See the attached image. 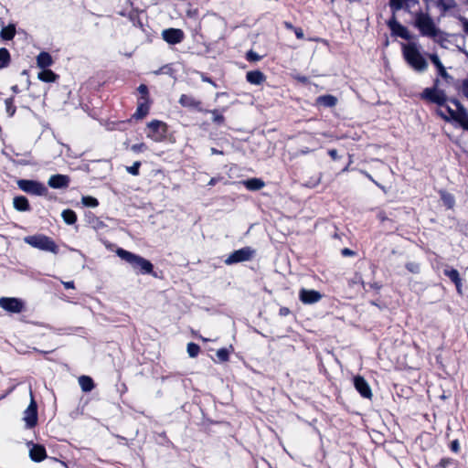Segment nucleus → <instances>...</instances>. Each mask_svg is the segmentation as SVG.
<instances>
[{
	"mask_svg": "<svg viewBox=\"0 0 468 468\" xmlns=\"http://www.w3.org/2000/svg\"><path fill=\"white\" fill-rule=\"evenodd\" d=\"M402 55L407 64L417 72H424L428 69V62L420 51L416 42L402 43Z\"/></svg>",
	"mask_w": 468,
	"mask_h": 468,
	"instance_id": "f257e3e1",
	"label": "nucleus"
},
{
	"mask_svg": "<svg viewBox=\"0 0 468 468\" xmlns=\"http://www.w3.org/2000/svg\"><path fill=\"white\" fill-rule=\"evenodd\" d=\"M116 254L122 261L129 263L138 274H151L154 271L152 262L140 255L134 254L122 248L117 249Z\"/></svg>",
	"mask_w": 468,
	"mask_h": 468,
	"instance_id": "f03ea898",
	"label": "nucleus"
},
{
	"mask_svg": "<svg viewBox=\"0 0 468 468\" xmlns=\"http://www.w3.org/2000/svg\"><path fill=\"white\" fill-rule=\"evenodd\" d=\"M25 242L33 248L38 249L44 251H49L54 254L58 253V247L55 241L43 234H37L27 236L24 239Z\"/></svg>",
	"mask_w": 468,
	"mask_h": 468,
	"instance_id": "7ed1b4c3",
	"label": "nucleus"
},
{
	"mask_svg": "<svg viewBox=\"0 0 468 468\" xmlns=\"http://www.w3.org/2000/svg\"><path fill=\"white\" fill-rule=\"evenodd\" d=\"M415 26L420 34L425 37H435L440 33V29L436 27L432 18L423 12L416 14Z\"/></svg>",
	"mask_w": 468,
	"mask_h": 468,
	"instance_id": "20e7f679",
	"label": "nucleus"
},
{
	"mask_svg": "<svg viewBox=\"0 0 468 468\" xmlns=\"http://www.w3.org/2000/svg\"><path fill=\"white\" fill-rule=\"evenodd\" d=\"M448 115L445 114L441 110H437V114L443 119L445 122H456L460 126L468 132V112L467 110L461 109L460 111H454L450 106H446Z\"/></svg>",
	"mask_w": 468,
	"mask_h": 468,
	"instance_id": "39448f33",
	"label": "nucleus"
},
{
	"mask_svg": "<svg viewBox=\"0 0 468 468\" xmlns=\"http://www.w3.org/2000/svg\"><path fill=\"white\" fill-rule=\"evenodd\" d=\"M439 81L440 80L436 79L433 87L424 89L420 97L439 106H444L448 98L444 90L438 89Z\"/></svg>",
	"mask_w": 468,
	"mask_h": 468,
	"instance_id": "423d86ee",
	"label": "nucleus"
},
{
	"mask_svg": "<svg viewBox=\"0 0 468 468\" xmlns=\"http://www.w3.org/2000/svg\"><path fill=\"white\" fill-rule=\"evenodd\" d=\"M17 186L22 191L30 195L45 196L48 192L44 184L36 180L19 179L17 181Z\"/></svg>",
	"mask_w": 468,
	"mask_h": 468,
	"instance_id": "0eeeda50",
	"label": "nucleus"
},
{
	"mask_svg": "<svg viewBox=\"0 0 468 468\" xmlns=\"http://www.w3.org/2000/svg\"><path fill=\"white\" fill-rule=\"evenodd\" d=\"M147 136L154 142H161L166 137L167 125L159 120H153L147 124Z\"/></svg>",
	"mask_w": 468,
	"mask_h": 468,
	"instance_id": "6e6552de",
	"label": "nucleus"
},
{
	"mask_svg": "<svg viewBox=\"0 0 468 468\" xmlns=\"http://www.w3.org/2000/svg\"><path fill=\"white\" fill-rule=\"evenodd\" d=\"M254 250H252L250 247H244L239 250H234L231 252L225 260L224 262L227 265H233L236 263L250 261L253 254Z\"/></svg>",
	"mask_w": 468,
	"mask_h": 468,
	"instance_id": "1a4fd4ad",
	"label": "nucleus"
},
{
	"mask_svg": "<svg viewBox=\"0 0 468 468\" xmlns=\"http://www.w3.org/2000/svg\"><path fill=\"white\" fill-rule=\"evenodd\" d=\"M31 395V401L27 408V410L24 411V418L23 420L26 422V426L28 429L34 428L37 423V405L35 401L32 392Z\"/></svg>",
	"mask_w": 468,
	"mask_h": 468,
	"instance_id": "9d476101",
	"label": "nucleus"
},
{
	"mask_svg": "<svg viewBox=\"0 0 468 468\" xmlns=\"http://www.w3.org/2000/svg\"><path fill=\"white\" fill-rule=\"evenodd\" d=\"M388 27L391 30V34L396 37H399L405 40H410L411 35L410 34L408 28L401 25L397 19L395 15L393 14L392 17L388 21Z\"/></svg>",
	"mask_w": 468,
	"mask_h": 468,
	"instance_id": "9b49d317",
	"label": "nucleus"
},
{
	"mask_svg": "<svg viewBox=\"0 0 468 468\" xmlns=\"http://www.w3.org/2000/svg\"><path fill=\"white\" fill-rule=\"evenodd\" d=\"M0 307L7 312L18 314L22 312L24 303L18 298L2 297L0 298Z\"/></svg>",
	"mask_w": 468,
	"mask_h": 468,
	"instance_id": "f8f14e48",
	"label": "nucleus"
},
{
	"mask_svg": "<svg viewBox=\"0 0 468 468\" xmlns=\"http://www.w3.org/2000/svg\"><path fill=\"white\" fill-rule=\"evenodd\" d=\"M163 39L170 45L181 43L184 40L185 34L179 28H167L162 32Z\"/></svg>",
	"mask_w": 468,
	"mask_h": 468,
	"instance_id": "ddd939ff",
	"label": "nucleus"
},
{
	"mask_svg": "<svg viewBox=\"0 0 468 468\" xmlns=\"http://www.w3.org/2000/svg\"><path fill=\"white\" fill-rule=\"evenodd\" d=\"M178 102L182 107L192 108L199 112H208V110L202 107V102L191 95L182 94Z\"/></svg>",
	"mask_w": 468,
	"mask_h": 468,
	"instance_id": "4468645a",
	"label": "nucleus"
},
{
	"mask_svg": "<svg viewBox=\"0 0 468 468\" xmlns=\"http://www.w3.org/2000/svg\"><path fill=\"white\" fill-rule=\"evenodd\" d=\"M322 298V294L318 291L301 289L299 292V299L304 304H313L318 303Z\"/></svg>",
	"mask_w": 468,
	"mask_h": 468,
	"instance_id": "2eb2a0df",
	"label": "nucleus"
},
{
	"mask_svg": "<svg viewBox=\"0 0 468 468\" xmlns=\"http://www.w3.org/2000/svg\"><path fill=\"white\" fill-rule=\"evenodd\" d=\"M70 178L67 175L57 174L49 177L48 185L54 189H64L69 186Z\"/></svg>",
	"mask_w": 468,
	"mask_h": 468,
	"instance_id": "dca6fc26",
	"label": "nucleus"
},
{
	"mask_svg": "<svg viewBox=\"0 0 468 468\" xmlns=\"http://www.w3.org/2000/svg\"><path fill=\"white\" fill-rule=\"evenodd\" d=\"M354 385L356 389L359 392V394L365 398V399H371L372 398V391L368 385V383L366 381V379L363 377L356 376L354 378Z\"/></svg>",
	"mask_w": 468,
	"mask_h": 468,
	"instance_id": "f3484780",
	"label": "nucleus"
},
{
	"mask_svg": "<svg viewBox=\"0 0 468 468\" xmlns=\"http://www.w3.org/2000/svg\"><path fill=\"white\" fill-rule=\"evenodd\" d=\"M29 456L32 461L39 463L47 458L46 448L40 444H33L29 450Z\"/></svg>",
	"mask_w": 468,
	"mask_h": 468,
	"instance_id": "a211bd4d",
	"label": "nucleus"
},
{
	"mask_svg": "<svg viewBox=\"0 0 468 468\" xmlns=\"http://www.w3.org/2000/svg\"><path fill=\"white\" fill-rule=\"evenodd\" d=\"M246 80L250 84L261 85L266 80V76L261 70H251L247 72Z\"/></svg>",
	"mask_w": 468,
	"mask_h": 468,
	"instance_id": "6ab92c4d",
	"label": "nucleus"
},
{
	"mask_svg": "<svg viewBox=\"0 0 468 468\" xmlns=\"http://www.w3.org/2000/svg\"><path fill=\"white\" fill-rule=\"evenodd\" d=\"M429 58L432 64L437 68L438 73L441 78H443L446 80L452 79V76L446 71L444 66L442 65L437 54H430Z\"/></svg>",
	"mask_w": 468,
	"mask_h": 468,
	"instance_id": "aec40b11",
	"label": "nucleus"
},
{
	"mask_svg": "<svg viewBox=\"0 0 468 468\" xmlns=\"http://www.w3.org/2000/svg\"><path fill=\"white\" fill-rule=\"evenodd\" d=\"M54 63L48 52L42 51L37 56V65L40 69H48Z\"/></svg>",
	"mask_w": 468,
	"mask_h": 468,
	"instance_id": "412c9836",
	"label": "nucleus"
},
{
	"mask_svg": "<svg viewBox=\"0 0 468 468\" xmlns=\"http://www.w3.org/2000/svg\"><path fill=\"white\" fill-rule=\"evenodd\" d=\"M13 205L17 211L25 212L31 209L28 199L24 196L14 197Z\"/></svg>",
	"mask_w": 468,
	"mask_h": 468,
	"instance_id": "4be33fe9",
	"label": "nucleus"
},
{
	"mask_svg": "<svg viewBox=\"0 0 468 468\" xmlns=\"http://www.w3.org/2000/svg\"><path fill=\"white\" fill-rule=\"evenodd\" d=\"M37 78L43 82L50 83L57 81L59 77L51 69H42V70L37 74Z\"/></svg>",
	"mask_w": 468,
	"mask_h": 468,
	"instance_id": "5701e85b",
	"label": "nucleus"
},
{
	"mask_svg": "<svg viewBox=\"0 0 468 468\" xmlns=\"http://www.w3.org/2000/svg\"><path fill=\"white\" fill-rule=\"evenodd\" d=\"M443 273L455 284L457 290L460 291V287L462 285V280H461L459 271L455 269L446 268L443 270Z\"/></svg>",
	"mask_w": 468,
	"mask_h": 468,
	"instance_id": "b1692460",
	"label": "nucleus"
},
{
	"mask_svg": "<svg viewBox=\"0 0 468 468\" xmlns=\"http://www.w3.org/2000/svg\"><path fill=\"white\" fill-rule=\"evenodd\" d=\"M16 25L9 24L8 26H3L0 31V37L3 40H12L16 36Z\"/></svg>",
	"mask_w": 468,
	"mask_h": 468,
	"instance_id": "393cba45",
	"label": "nucleus"
},
{
	"mask_svg": "<svg viewBox=\"0 0 468 468\" xmlns=\"http://www.w3.org/2000/svg\"><path fill=\"white\" fill-rule=\"evenodd\" d=\"M79 384L83 392H90L95 387L93 379L90 377L84 375L79 378Z\"/></svg>",
	"mask_w": 468,
	"mask_h": 468,
	"instance_id": "a878e982",
	"label": "nucleus"
},
{
	"mask_svg": "<svg viewBox=\"0 0 468 468\" xmlns=\"http://www.w3.org/2000/svg\"><path fill=\"white\" fill-rule=\"evenodd\" d=\"M243 185L249 190L257 191L261 189L265 184L261 179L254 177L243 181Z\"/></svg>",
	"mask_w": 468,
	"mask_h": 468,
	"instance_id": "bb28decb",
	"label": "nucleus"
},
{
	"mask_svg": "<svg viewBox=\"0 0 468 468\" xmlns=\"http://www.w3.org/2000/svg\"><path fill=\"white\" fill-rule=\"evenodd\" d=\"M11 62V56L7 48H0V69H5Z\"/></svg>",
	"mask_w": 468,
	"mask_h": 468,
	"instance_id": "cd10ccee",
	"label": "nucleus"
},
{
	"mask_svg": "<svg viewBox=\"0 0 468 468\" xmlns=\"http://www.w3.org/2000/svg\"><path fill=\"white\" fill-rule=\"evenodd\" d=\"M64 222L68 225H73L77 221V215L72 209H65L61 213Z\"/></svg>",
	"mask_w": 468,
	"mask_h": 468,
	"instance_id": "c85d7f7f",
	"label": "nucleus"
},
{
	"mask_svg": "<svg viewBox=\"0 0 468 468\" xmlns=\"http://www.w3.org/2000/svg\"><path fill=\"white\" fill-rule=\"evenodd\" d=\"M225 111V109H222L221 111L219 110H208V112L207 113H211L212 114V122L218 125H221L225 122V117L223 115V112Z\"/></svg>",
	"mask_w": 468,
	"mask_h": 468,
	"instance_id": "c756f323",
	"label": "nucleus"
},
{
	"mask_svg": "<svg viewBox=\"0 0 468 468\" xmlns=\"http://www.w3.org/2000/svg\"><path fill=\"white\" fill-rule=\"evenodd\" d=\"M437 5L443 13H445L454 8L456 6V2L455 0H438Z\"/></svg>",
	"mask_w": 468,
	"mask_h": 468,
	"instance_id": "7c9ffc66",
	"label": "nucleus"
},
{
	"mask_svg": "<svg viewBox=\"0 0 468 468\" xmlns=\"http://www.w3.org/2000/svg\"><path fill=\"white\" fill-rule=\"evenodd\" d=\"M148 111H149L148 105L144 104V103H141L138 105L136 112L133 114V117L136 119H142L147 115Z\"/></svg>",
	"mask_w": 468,
	"mask_h": 468,
	"instance_id": "2f4dec72",
	"label": "nucleus"
},
{
	"mask_svg": "<svg viewBox=\"0 0 468 468\" xmlns=\"http://www.w3.org/2000/svg\"><path fill=\"white\" fill-rule=\"evenodd\" d=\"M5 111L9 117H12L16 112V106L14 104V98H7L5 101Z\"/></svg>",
	"mask_w": 468,
	"mask_h": 468,
	"instance_id": "473e14b6",
	"label": "nucleus"
},
{
	"mask_svg": "<svg viewBox=\"0 0 468 468\" xmlns=\"http://www.w3.org/2000/svg\"><path fill=\"white\" fill-rule=\"evenodd\" d=\"M456 89L468 100V78L463 80L460 84H456Z\"/></svg>",
	"mask_w": 468,
	"mask_h": 468,
	"instance_id": "72a5a7b5",
	"label": "nucleus"
},
{
	"mask_svg": "<svg viewBox=\"0 0 468 468\" xmlns=\"http://www.w3.org/2000/svg\"><path fill=\"white\" fill-rule=\"evenodd\" d=\"M439 468H455L456 462L452 458H442L438 463Z\"/></svg>",
	"mask_w": 468,
	"mask_h": 468,
	"instance_id": "f704fd0d",
	"label": "nucleus"
},
{
	"mask_svg": "<svg viewBox=\"0 0 468 468\" xmlns=\"http://www.w3.org/2000/svg\"><path fill=\"white\" fill-rule=\"evenodd\" d=\"M200 351V347L197 344L189 343L187 344V353L190 357H196Z\"/></svg>",
	"mask_w": 468,
	"mask_h": 468,
	"instance_id": "c9c22d12",
	"label": "nucleus"
},
{
	"mask_svg": "<svg viewBox=\"0 0 468 468\" xmlns=\"http://www.w3.org/2000/svg\"><path fill=\"white\" fill-rule=\"evenodd\" d=\"M81 201L84 206L90 207H95L99 205L97 198L90 196L82 197Z\"/></svg>",
	"mask_w": 468,
	"mask_h": 468,
	"instance_id": "e433bc0d",
	"label": "nucleus"
},
{
	"mask_svg": "<svg viewBox=\"0 0 468 468\" xmlns=\"http://www.w3.org/2000/svg\"><path fill=\"white\" fill-rule=\"evenodd\" d=\"M337 98L334 95H324V107H333L337 103Z\"/></svg>",
	"mask_w": 468,
	"mask_h": 468,
	"instance_id": "4c0bfd02",
	"label": "nucleus"
},
{
	"mask_svg": "<svg viewBox=\"0 0 468 468\" xmlns=\"http://www.w3.org/2000/svg\"><path fill=\"white\" fill-rule=\"evenodd\" d=\"M245 58L249 62H257L262 58V56L250 49L246 53Z\"/></svg>",
	"mask_w": 468,
	"mask_h": 468,
	"instance_id": "58836bf2",
	"label": "nucleus"
},
{
	"mask_svg": "<svg viewBox=\"0 0 468 468\" xmlns=\"http://www.w3.org/2000/svg\"><path fill=\"white\" fill-rule=\"evenodd\" d=\"M406 269L411 273H419L420 271V266L418 262L410 261L406 263Z\"/></svg>",
	"mask_w": 468,
	"mask_h": 468,
	"instance_id": "ea45409f",
	"label": "nucleus"
},
{
	"mask_svg": "<svg viewBox=\"0 0 468 468\" xmlns=\"http://www.w3.org/2000/svg\"><path fill=\"white\" fill-rule=\"evenodd\" d=\"M217 356L220 361L226 362L229 358V352L226 348H220L217 351Z\"/></svg>",
	"mask_w": 468,
	"mask_h": 468,
	"instance_id": "a19ab883",
	"label": "nucleus"
},
{
	"mask_svg": "<svg viewBox=\"0 0 468 468\" xmlns=\"http://www.w3.org/2000/svg\"><path fill=\"white\" fill-rule=\"evenodd\" d=\"M441 198H442L444 204L449 208L453 207V205H454V197H453L452 195L444 193V194H442Z\"/></svg>",
	"mask_w": 468,
	"mask_h": 468,
	"instance_id": "79ce46f5",
	"label": "nucleus"
},
{
	"mask_svg": "<svg viewBox=\"0 0 468 468\" xmlns=\"http://www.w3.org/2000/svg\"><path fill=\"white\" fill-rule=\"evenodd\" d=\"M141 166V162L136 161L133 163V165L128 166L126 168L127 172L133 176H138L139 175V168Z\"/></svg>",
	"mask_w": 468,
	"mask_h": 468,
	"instance_id": "37998d69",
	"label": "nucleus"
},
{
	"mask_svg": "<svg viewBox=\"0 0 468 468\" xmlns=\"http://www.w3.org/2000/svg\"><path fill=\"white\" fill-rule=\"evenodd\" d=\"M404 0H389L390 8L393 12L399 11L403 7Z\"/></svg>",
	"mask_w": 468,
	"mask_h": 468,
	"instance_id": "c03bdc74",
	"label": "nucleus"
},
{
	"mask_svg": "<svg viewBox=\"0 0 468 468\" xmlns=\"http://www.w3.org/2000/svg\"><path fill=\"white\" fill-rule=\"evenodd\" d=\"M448 101H450L452 104L455 105L456 107V110L455 111H460L461 109H464L465 107L461 103V101L457 99H454V98H451V99H448Z\"/></svg>",
	"mask_w": 468,
	"mask_h": 468,
	"instance_id": "a18cd8bd",
	"label": "nucleus"
},
{
	"mask_svg": "<svg viewBox=\"0 0 468 468\" xmlns=\"http://www.w3.org/2000/svg\"><path fill=\"white\" fill-rule=\"evenodd\" d=\"M137 90L143 97H146L148 95V88L145 84H141Z\"/></svg>",
	"mask_w": 468,
	"mask_h": 468,
	"instance_id": "49530a36",
	"label": "nucleus"
},
{
	"mask_svg": "<svg viewBox=\"0 0 468 468\" xmlns=\"http://www.w3.org/2000/svg\"><path fill=\"white\" fill-rule=\"evenodd\" d=\"M351 282L353 284H356V283H361V285L363 286V288L366 290V284L364 283V282L362 281V278L360 275H357L356 274L355 277L352 279Z\"/></svg>",
	"mask_w": 468,
	"mask_h": 468,
	"instance_id": "de8ad7c7",
	"label": "nucleus"
},
{
	"mask_svg": "<svg viewBox=\"0 0 468 468\" xmlns=\"http://www.w3.org/2000/svg\"><path fill=\"white\" fill-rule=\"evenodd\" d=\"M145 148L144 144H135L132 145V150L135 153H139Z\"/></svg>",
	"mask_w": 468,
	"mask_h": 468,
	"instance_id": "09e8293b",
	"label": "nucleus"
},
{
	"mask_svg": "<svg viewBox=\"0 0 468 468\" xmlns=\"http://www.w3.org/2000/svg\"><path fill=\"white\" fill-rule=\"evenodd\" d=\"M341 254L344 257L354 256L356 252L348 248H345L341 250Z\"/></svg>",
	"mask_w": 468,
	"mask_h": 468,
	"instance_id": "8fccbe9b",
	"label": "nucleus"
},
{
	"mask_svg": "<svg viewBox=\"0 0 468 468\" xmlns=\"http://www.w3.org/2000/svg\"><path fill=\"white\" fill-rule=\"evenodd\" d=\"M170 71H172V69L169 65H165L162 68H160L158 70H156L154 73L155 74H160V73H169Z\"/></svg>",
	"mask_w": 468,
	"mask_h": 468,
	"instance_id": "3c124183",
	"label": "nucleus"
},
{
	"mask_svg": "<svg viewBox=\"0 0 468 468\" xmlns=\"http://www.w3.org/2000/svg\"><path fill=\"white\" fill-rule=\"evenodd\" d=\"M201 80L205 82L212 84L214 87H217V84L214 82V80L204 73L201 74Z\"/></svg>",
	"mask_w": 468,
	"mask_h": 468,
	"instance_id": "603ef678",
	"label": "nucleus"
},
{
	"mask_svg": "<svg viewBox=\"0 0 468 468\" xmlns=\"http://www.w3.org/2000/svg\"><path fill=\"white\" fill-rule=\"evenodd\" d=\"M460 449V444L457 440H454L451 442V450L454 452H458Z\"/></svg>",
	"mask_w": 468,
	"mask_h": 468,
	"instance_id": "864d4df0",
	"label": "nucleus"
},
{
	"mask_svg": "<svg viewBox=\"0 0 468 468\" xmlns=\"http://www.w3.org/2000/svg\"><path fill=\"white\" fill-rule=\"evenodd\" d=\"M293 32L298 39L303 38V31L301 27L293 28Z\"/></svg>",
	"mask_w": 468,
	"mask_h": 468,
	"instance_id": "5fc2aeb1",
	"label": "nucleus"
},
{
	"mask_svg": "<svg viewBox=\"0 0 468 468\" xmlns=\"http://www.w3.org/2000/svg\"><path fill=\"white\" fill-rule=\"evenodd\" d=\"M291 313L290 309L288 307H281L279 310V314L281 316H286Z\"/></svg>",
	"mask_w": 468,
	"mask_h": 468,
	"instance_id": "6e6d98bb",
	"label": "nucleus"
},
{
	"mask_svg": "<svg viewBox=\"0 0 468 468\" xmlns=\"http://www.w3.org/2000/svg\"><path fill=\"white\" fill-rule=\"evenodd\" d=\"M460 20L463 23V31L468 35V19H466L465 17H461Z\"/></svg>",
	"mask_w": 468,
	"mask_h": 468,
	"instance_id": "4d7b16f0",
	"label": "nucleus"
},
{
	"mask_svg": "<svg viewBox=\"0 0 468 468\" xmlns=\"http://www.w3.org/2000/svg\"><path fill=\"white\" fill-rule=\"evenodd\" d=\"M328 154L332 157L333 160H336L338 158V153L335 149L329 150Z\"/></svg>",
	"mask_w": 468,
	"mask_h": 468,
	"instance_id": "13d9d810",
	"label": "nucleus"
},
{
	"mask_svg": "<svg viewBox=\"0 0 468 468\" xmlns=\"http://www.w3.org/2000/svg\"><path fill=\"white\" fill-rule=\"evenodd\" d=\"M62 283L66 289H74L75 288V284H74L73 281L63 282Z\"/></svg>",
	"mask_w": 468,
	"mask_h": 468,
	"instance_id": "bf43d9fd",
	"label": "nucleus"
},
{
	"mask_svg": "<svg viewBox=\"0 0 468 468\" xmlns=\"http://www.w3.org/2000/svg\"><path fill=\"white\" fill-rule=\"evenodd\" d=\"M368 286L370 289H374V290H378L380 289V285L377 282H374V283H367L366 284V287Z\"/></svg>",
	"mask_w": 468,
	"mask_h": 468,
	"instance_id": "052dcab7",
	"label": "nucleus"
},
{
	"mask_svg": "<svg viewBox=\"0 0 468 468\" xmlns=\"http://www.w3.org/2000/svg\"><path fill=\"white\" fill-rule=\"evenodd\" d=\"M283 25L284 27L287 28V29H290V30H292L293 31V28H295V27L292 26V23L288 22V21H284L283 22Z\"/></svg>",
	"mask_w": 468,
	"mask_h": 468,
	"instance_id": "680f3d73",
	"label": "nucleus"
},
{
	"mask_svg": "<svg viewBox=\"0 0 468 468\" xmlns=\"http://www.w3.org/2000/svg\"><path fill=\"white\" fill-rule=\"evenodd\" d=\"M212 154H223V151L218 150L217 148L212 147L210 149Z\"/></svg>",
	"mask_w": 468,
	"mask_h": 468,
	"instance_id": "e2e57ef3",
	"label": "nucleus"
},
{
	"mask_svg": "<svg viewBox=\"0 0 468 468\" xmlns=\"http://www.w3.org/2000/svg\"><path fill=\"white\" fill-rule=\"evenodd\" d=\"M217 182H218V178H216V177H212V178L209 180V182L207 183V186H215V185L217 184Z\"/></svg>",
	"mask_w": 468,
	"mask_h": 468,
	"instance_id": "0e129e2a",
	"label": "nucleus"
},
{
	"mask_svg": "<svg viewBox=\"0 0 468 468\" xmlns=\"http://www.w3.org/2000/svg\"><path fill=\"white\" fill-rule=\"evenodd\" d=\"M365 175H366V176H367V177H368L372 182H374L377 186H379V185H378V183H377V182L372 178V176H371L369 174L365 173Z\"/></svg>",
	"mask_w": 468,
	"mask_h": 468,
	"instance_id": "69168bd1",
	"label": "nucleus"
},
{
	"mask_svg": "<svg viewBox=\"0 0 468 468\" xmlns=\"http://www.w3.org/2000/svg\"><path fill=\"white\" fill-rule=\"evenodd\" d=\"M316 103L321 104L322 103V96H319L316 98Z\"/></svg>",
	"mask_w": 468,
	"mask_h": 468,
	"instance_id": "338daca9",
	"label": "nucleus"
},
{
	"mask_svg": "<svg viewBox=\"0 0 468 468\" xmlns=\"http://www.w3.org/2000/svg\"><path fill=\"white\" fill-rule=\"evenodd\" d=\"M444 40H445V39L438 40V42L440 43L441 47H442V48H445V46L443 45V41H444Z\"/></svg>",
	"mask_w": 468,
	"mask_h": 468,
	"instance_id": "774afa93",
	"label": "nucleus"
}]
</instances>
